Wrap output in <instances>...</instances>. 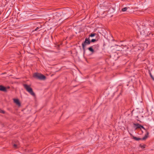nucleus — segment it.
<instances>
[{
  "instance_id": "5",
  "label": "nucleus",
  "mask_w": 154,
  "mask_h": 154,
  "mask_svg": "<svg viewBox=\"0 0 154 154\" xmlns=\"http://www.w3.org/2000/svg\"><path fill=\"white\" fill-rule=\"evenodd\" d=\"M23 86L26 90L31 95L33 96H35V94L33 92L32 88L29 85L25 84L23 85Z\"/></svg>"
},
{
  "instance_id": "27",
  "label": "nucleus",
  "mask_w": 154,
  "mask_h": 154,
  "mask_svg": "<svg viewBox=\"0 0 154 154\" xmlns=\"http://www.w3.org/2000/svg\"><path fill=\"white\" fill-rule=\"evenodd\" d=\"M153 130L154 131V128Z\"/></svg>"
},
{
  "instance_id": "21",
  "label": "nucleus",
  "mask_w": 154,
  "mask_h": 154,
  "mask_svg": "<svg viewBox=\"0 0 154 154\" xmlns=\"http://www.w3.org/2000/svg\"><path fill=\"white\" fill-rule=\"evenodd\" d=\"M41 26H40L39 27H37L35 30L34 31H37L38 30V29H39L40 28H41Z\"/></svg>"
},
{
  "instance_id": "20",
  "label": "nucleus",
  "mask_w": 154,
  "mask_h": 154,
  "mask_svg": "<svg viewBox=\"0 0 154 154\" xmlns=\"http://www.w3.org/2000/svg\"><path fill=\"white\" fill-rule=\"evenodd\" d=\"M5 112L4 111L2 110L1 109H0V113H1L4 114L5 113Z\"/></svg>"
},
{
  "instance_id": "16",
  "label": "nucleus",
  "mask_w": 154,
  "mask_h": 154,
  "mask_svg": "<svg viewBox=\"0 0 154 154\" xmlns=\"http://www.w3.org/2000/svg\"><path fill=\"white\" fill-rule=\"evenodd\" d=\"M128 8H129V7H125L124 8L122 9L120 11L121 12L122 11L123 12H125L126 11Z\"/></svg>"
},
{
  "instance_id": "4",
  "label": "nucleus",
  "mask_w": 154,
  "mask_h": 154,
  "mask_svg": "<svg viewBox=\"0 0 154 154\" xmlns=\"http://www.w3.org/2000/svg\"><path fill=\"white\" fill-rule=\"evenodd\" d=\"M141 34L144 35L145 36H152L153 34L150 31H149L147 29H145L144 30H143L140 31Z\"/></svg>"
},
{
  "instance_id": "14",
  "label": "nucleus",
  "mask_w": 154,
  "mask_h": 154,
  "mask_svg": "<svg viewBox=\"0 0 154 154\" xmlns=\"http://www.w3.org/2000/svg\"><path fill=\"white\" fill-rule=\"evenodd\" d=\"M92 46L94 48V50H98L99 49L100 47V45L98 44L94 45Z\"/></svg>"
},
{
  "instance_id": "2",
  "label": "nucleus",
  "mask_w": 154,
  "mask_h": 154,
  "mask_svg": "<svg viewBox=\"0 0 154 154\" xmlns=\"http://www.w3.org/2000/svg\"><path fill=\"white\" fill-rule=\"evenodd\" d=\"M90 39L89 38H85V40L83 42L82 44V49L83 50V55H84L85 52V47L88 45L90 44Z\"/></svg>"
},
{
  "instance_id": "18",
  "label": "nucleus",
  "mask_w": 154,
  "mask_h": 154,
  "mask_svg": "<svg viewBox=\"0 0 154 154\" xmlns=\"http://www.w3.org/2000/svg\"><path fill=\"white\" fill-rule=\"evenodd\" d=\"M98 40L95 39H92L91 40H90V42H95L97 41Z\"/></svg>"
},
{
  "instance_id": "11",
  "label": "nucleus",
  "mask_w": 154,
  "mask_h": 154,
  "mask_svg": "<svg viewBox=\"0 0 154 154\" xmlns=\"http://www.w3.org/2000/svg\"><path fill=\"white\" fill-rule=\"evenodd\" d=\"M0 91H2L4 92H6L7 91V90L6 87H5L2 85H0Z\"/></svg>"
},
{
  "instance_id": "24",
  "label": "nucleus",
  "mask_w": 154,
  "mask_h": 154,
  "mask_svg": "<svg viewBox=\"0 0 154 154\" xmlns=\"http://www.w3.org/2000/svg\"><path fill=\"white\" fill-rule=\"evenodd\" d=\"M1 14H2L1 12H0V15Z\"/></svg>"
},
{
  "instance_id": "25",
  "label": "nucleus",
  "mask_w": 154,
  "mask_h": 154,
  "mask_svg": "<svg viewBox=\"0 0 154 154\" xmlns=\"http://www.w3.org/2000/svg\"><path fill=\"white\" fill-rule=\"evenodd\" d=\"M105 7L106 8L108 7H107V6H105Z\"/></svg>"
},
{
  "instance_id": "1",
  "label": "nucleus",
  "mask_w": 154,
  "mask_h": 154,
  "mask_svg": "<svg viewBox=\"0 0 154 154\" xmlns=\"http://www.w3.org/2000/svg\"><path fill=\"white\" fill-rule=\"evenodd\" d=\"M33 77L41 80H45L46 79V77L45 75L38 72L35 73L33 75Z\"/></svg>"
},
{
  "instance_id": "10",
  "label": "nucleus",
  "mask_w": 154,
  "mask_h": 154,
  "mask_svg": "<svg viewBox=\"0 0 154 154\" xmlns=\"http://www.w3.org/2000/svg\"><path fill=\"white\" fill-rule=\"evenodd\" d=\"M14 142H12V144L14 148L16 149L18 148V145L19 144V142L18 141H17L15 142V143H14Z\"/></svg>"
},
{
  "instance_id": "26",
  "label": "nucleus",
  "mask_w": 154,
  "mask_h": 154,
  "mask_svg": "<svg viewBox=\"0 0 154 154\" xmlns=\"http://www.w3.org/2000/svg\"><path fill=\"white\" fill-rule=\"evenodd\" d=\"M8 88H10V87H8Z\"/></svg>"
},
{
  "instance_id": "15",
  "label": "nucleus",
  "mask_w": 154,
  "mask_h": 154,
  "mask_svg": "<svg viewBox=\"0 0 154 154\" xmlns=\"http://www.w3.org/2000/svg\"><path fill=\"white\" fill-rule=\"evenodd\" d=\"M97 34L94 33H92L89 35V37L90 38V37H93L95 35H97Z\"/></svg>"
},
{
  "instance_id": "3",
  "label": "nucleus",
  "mask_w": 154,
  "mask_h": 154,
  "mask_svg": "<svg viewBox=\"0 0 154 154\" xmlns=\"http://www.w3.org/2000/svg\"><path fill=\"white\" fill-rule=\"evenodd\" d=\"M149 133L147 132V134H146L142 138L140 137H137L133 136L132 134L130 133L131 137L133 139L136 141H139V140H145L148 137Z\"/></svg>"
},
{
  "instance_id": "22",
  "label": "nucleus",
  "mask_w": 154,
  "mask_h": 154,
  "mask_svg": "<svg viewBox=\"0 0 154 154\" xmlns=\"http://www.w3.org/2000/svg\"><path fill=\"white\" fill-rule=\"evenodd\" d=\"M150 75L152 79L154 81V78L153 77V76L152 75L151 73H150Z\"/></svg>"
},
{
  "instance_id": "19",
  "label": "nucleus",
  "mask_w": 154,
  "mask_h": 154,
  "mask_svg": "<svg viewBox=\"0 0 154 154\" xmlns=\"http://www.w3.org/2000/svg\"><path fill=\"white\" fill-rule=\"evenodd\" d=\"M152 22V23H151V24H149V25L150 26L152 27H154V20Z\"/></svg>"
},
{
  "instance_id": "23",
  "label": "nucleus",
  "mask_w": 154,
  "mask_h": 154,
  "mask_svg": "<svg viewBox=\"0 0 154 154\" xmlns=\"http://www.w3.org/2000/svg\"><path fill=\"white\" fill-rule=\"evenodd\" d=\"M6 74V72H4V73H2V74Z\"/></svg>"
},
{
  "instance_id": "8",
  "label": "nucleus",
  "mask_w": 154,
  "mask_h": 154,
  "mask_svg": "<svg viewBox=\"0 0 154 154\" xmlns=\"http://www.w3.org/2000/svg\"><path fill=\"white\" fill-rule=\"evenodd\" d=\"M110 10H111V11H110V13L111 12H114L115 10L111 6H109L108 7V8H107L106 10L104 11H110Z\"/></svg>"
},
{
  "instance_id": "7",
  "label": "nucleus",
  "mask_w": 154,
  "mask_h": 154,
  "mask_svg": "<svg viewBox=\"0 0 154 154\" xmlns=\"http://www.w3.org/2000/svg\"><path fill=\"white\" fill-rule=\"evenodd\" d=\"M134 125L137 126L136 128H142L145 130L146 132V134H147V132H149L147 130L145 129L143 125L138 123H134Z\"/></svg>"
},
{
  "instance_id": "13",
  "label": "nucleus",
  "mask_w": 154,
  "mask_h": 154,
  "mask_svg": "<svg viewBox=\"0 0 154 154\" xmlns=\"http://www.w3.org/2000/svg\"><path fill=\"white\" fill-rule=\"evenodd\" d=\"M11 12V8H9L5 14V16L6 17V18H8V17Z\"/></svg>"
},
{
  "instance_id": "9",
  "label": "nucleus",
  "mask_w": 154,
  "mask_h": 154,
  "mask_svg": "<svg viewBox=\"0 0 154 154\" xmlns=\"http://www.w3.org/2000/svg\"><path fill=\"white\" fill-rule=\"evenodd\" d=\"M14 103L18 106H21V103L19 99H14Z\"/></svg>"
},
{
  "instance_id": "17",
  "label": "nucleus",
  "mask_w": 154,
  "mask_h": 154,
  "mask_svg": "<svg viewBox=\"0 0 154 154\" xmlns=\"http://www.w3.org/2000/svg\"><path fill=\"white\" fill-rule=\"evenodd\" d=\"M146 145L145 144H144L143 145H142L141 144H140L139 145V147L142 148V149H144L146 147Z\"/></svg>"
},
{
  "instance_id": "6",
  "label": "nucleus",
  "mask_w": 154,
  "mask_h": 154,
  "mask_svg": "<svg viewBox=\"0 0 154 154\" xmlns=\"http://www.w3.org/2000/svg\"><path fill=\"white\" fill-rule=\"evenodd\" d=\"M112 51L114 52H116L118 51H123V48L122 46L116 45L113 47Z\"/></svg>"
},
{
  "instance_id": "12",
  "label": "nucleus",
  "mask_w": 154,
  "mask_h": 154,
  "mask_svg": "<svg viewBox=\"0 0 154 154\" xmlns=\"http://www.w3.org/2000/svg\"><path fill=\"white\" fill-rule=\"evenodd\" d=\"M88 50L91 52V54H93L95 52V51L93 46H91L88 48Z\"/></svg>"
}]
</instances>
